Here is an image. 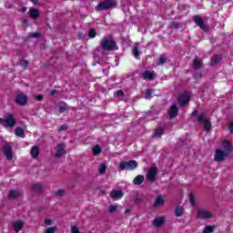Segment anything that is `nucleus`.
Returning <instances> with one entry per match:
<instances>
[{"instance_id": "f257e3e1", "label": "nucleus", "mask_w": 233, "mask_h": 233, "mask_svg": "<svg viewBox=\"0 0 233 233\" xmlns=\"http://www.w3.org/2000/svg\"><path fill=\"white\" fill-rule=\"evenodd\" d=\"M192 117H197L198 116V123H202L204 125V130L206 132H210V129L212 128V123L207 119V116L205 113H201L198 115V110H195L192 112Z\"/></svg>"}, {"instance_id": "f03ea898", "label": "nucleus", "mask_w": 233, "mask_h": 233, "mask_svg": "<svg viewBox=\"0 0 233 233\" xmlns=\"http://www.w3.org/2000/svg\"><path fill=\"white\" fill-rule=\"evenodd\" d=\"M17 121L15 120V116H14L11 113H6L4 118H0V125L5 127V128H12L15 127Z\"/></svg>"}, {"instance_id": "7ed1b4c3", "label": "nucleus", "mask_w": 233, "mask_h": 233, "mask_svg": "<svg viewBox=\"0 0 233 233\" xmlns=\"http://www.w3.org/2000/svg\"><path fill=\"white\" fill-rule=\"evenodd\" d=\"M117 3L116 0H104L100 2L96 7V12H103L105 10H111V8H116Z\"/></svg>"}, {"instance_id": "20e7f679", "label": "nucleus", "mask_w": 233, "mask_h": 233, "mask_svg": "<svg viewBox=\"0 0 233 233\" xmlns=\"http://www.w3.org/2000/svg\"><path fill=\"white\" fill-rule=\"evenodd\" d=\"M100 46L106 52H112L114 50H117V44H116V41L108 38H103L100 41Z\"/></svg>"}, {"instance_id": "39448f33", "label": "nucleus", "mask_w": 233, "mask_h": 233, "mask_svg": "<svg viewBox=\"0 0 233 233\" xmlns=\"http://www.w3.org/2000/svg\"><path fill=\"white\" fill-rule=\"evenodd\" d=\"M137 168V161L129 160L119 164V170H136Z\"/></svg>"}, {"instance_id": "423d86ee", "label": "nucleus", "mask_w": 233, "mask_h": 233, "mask_svg": "<svg viewBox=\"0 0 233 233\" xmlns=\"http://www.w3.org/2000/svg\"><path fill=\"white\" fill-rule=\"evenodd\" d=\"M157 176V167H151L149 170L147 171L146 177L147 181L150 183H154L156 181V177Z\"/></svg>"}, {"instance_id": "0eeeda50", "label": "nucleus", "mask_w": 233, "mask_h": 233, "mask_svg": "<svg viewBox=\"0 0 233 233\" xmlns=\"http://www.w3.org/2000/svg\"><path fill=\"white\" fill-rule=\"evenodd\" d=\"M225 157H227V153L221 149H217L215 151V156H214V161L217 163H221L225 161Z\"/></svg>"}, {"instance_id": "6e6552de", "label": "nucleus", "mask_w": 233, "mask_h": 233, "mask_svg": "<svg viewBox=\"0 0 233 233\" xmlns=\"http://www.w3.org/2000/svg\"><path fill=\"white\" fill-rule=\"evenodd\" d=\"M190 101V94L188 93H183L178 96V104L180 106H185V105H188V102Z\"/></svg>"}, {"instance_id": "1a4fd4ad", "label": "nucleus", "mask_w": 233, "mask_h": 233, "mask_svg": "<svg viewBox=\"0 0 233 233\" xmlns=\"http://www.w3.org/2000/svg\"><path fill=\"white\" fill-rule=\"evenodd\" d=\"M193 21L197 25V26H199L203 32H207V25H205V22L203 21V18L199 15L193 16Z\"/></svg>"}, {"instance_id": "9d476101", "label": "nucleus", "mask_w": 233, "mask_h": 233, "mask_svg": "<svg viewBox=\"0 0 233 233\" xmlns=\"http://www.w3.org/2000/svg\"><path fill=\"white\" fill-rule=\"evenodd\" d=\"M197 218L198 219H210V218H212V213L207 210L198 209L197 210Z\"/></svg>"}, {"instance_id": "9b49d317", "label": "nucleus", "mask_w": 233, "mask_h": 233, "mask_svg": "<svg viewBox=\"0 0 233 233\" xmlns=\"http://www.w3.org/2000/svg\"><path fill=\"white\" fill-rule=\"evenodd\" d=\"M15 103L17 105L25 106L26 103H28V96L23 93L18 94L15 98Z\"/></svg>"}, {"instance_id": "f8f14e48", "label": "nucleus", "mask_w": 233, "mask_h": 233, "mask_svg": "<svg viewBox=\"0 0 233 233\" xmlns=\"http://www.w3.org/2000/svg\"><path fill=\"white\" fill-rule=\"evenodd\" d=\"M177 114H179V109L177 108V106L172 105L168 110L169 119H174V117H177Z\"/></svg>"}, {"instance_id": "ddd939ff", "label": "nucleus", "mask_w": 233, "mask_h": 233, "mask_svg": "<svg viewBox=\"0 0 233 233\" xmlns=\"http://www.w3.org/2000/svg\"><path fill=\"white\" fill-rule=\"evenodd\" d=\"M4 154L6 156L8 161H12V159H14V157L12 156V147L4 146Z\"/></svg>"}, {"instance_id": "4468645a", "label": "nucleus", "mask_w": 233, "mask_h": 233, "mask_svg": "<svg viewBox=\"0 0 233 233\" xmlns=\"http://www.w3.org/2000/svg\"><path fill=\"white\" fill-rule=\"evenodd\" d=\"M65 154H66V152L65 151V144H58L56 157H61L62 156H65Z\"/></svg>"}, {"instance_id": "2eb2a0df", "label": "nucleus", "mask_w": 233, "mask_h": 233, "mask_svg": "<svg viewBox=\"0 0 233 233\" xmlns=\"http://www.w3.org/2000/svg\"><path fill=\"white\" fill-rule=\"evenodd\" d=\"M165 205V197L158 195L154 202V207H163Z\"/></svg>"}, {"instance_id": "dca6fc26", "label": "nucleus", "mask_w": 233, "mask_h": 233, "mask_svg": "<svg viewBox=\"0 0 233 233\" xmlns=\"http://www.w3.org/2000/svg\"><path fill=\"white\" fill-rule=\"evenodd\" d=\"M22 192L20 190L12 189L9 191L8 198L9 199H15L16 198H19L22 196Z\"/></svg>"}, {"instance_id": "f3484780", "label": "nucleus", "mask_w": 233, "mask_h": 233, "mask_svg": "<svg viewBox=\"0 0 233 233\" xmlns=\"http://www.w3.org/2000/svg\"><path fill=\"white\" fill-rule=\"evenodd\" d=\"M29 14V17H31V19H34L35 21V19H39V10L32 8L29 10L28 12Z\"/></svg>"}, {"instance_id": "a211bd4d", "label": "nucleus", "mask_w": 233, "mask_h": 233, "mask_svg": "<svg viewBox=\"0 0 233 233\" xmlns=\"http://www.w3.org/2000/svg\"><path fill=\"white\" fill-rule=\"evenodd\" d=\"M13 227L16 232H21L23 227H25V223L21 220H17L14 222Z\"/></svg>"}, {"instance_id": "6ab92c4d", "label": "nucleus", "mask_w": 233, "mask_h": 233, "mask_svg": "<svg viewBox=\"0 0 233 233\" xmlns=\"http://www.w3.org/2000/svg\"><path fill=\"white\" fill-rule=\"evenodd\" d=\"M110 197L113 199H120V198H123V191H121V190H113L110 193Z\"/></svg>"}, {"instance_id": "aec40b11", "label": "nucleus", "mask_w": 233, "mask_h": 233, "mask_svg": "<svg viewBox=\"0 0 233 233\" xmlns=\"http://www.w3.org/2000/svg\"><path fill=\"white\" fill-rule=\"evenodd\" d=\"M203 67V61L199 57L196 56L193 60V68L199 69Z\"/></svg>"}, {"instance_id": "412c9836", "label": "nucleus", "mask_w": 233, "mask_h": 233, "mask_svg": "<svg viewBox=\"0 0 233 233\" xmlns=\"http://www.w3.org/2000/svg\"><path fill=\"white\" fill-rule=\"evenodd\" d=\"M222 57L219 55H215L211 57L210 66H216V65L219 64Z\"/></svg>"}, {"instance_id": "4be33fe9", "label": "nucleus", "mask_w": 233, "mask_h": 233, "mask_svg": "<svg viewBox=\"0 0 233 233\" xmlns=\"http://www.w3.org/2000/svg\"><path fill=\"white\" fill-rule=\"evenodd\" d=\"M31 156L33 159H37L39 157V147L34 146L31 148Z\"/></svg>"}, {"instance_id": "5701e85b", "label": "nucleus", "mask_w": 233, "mask_h": 233, "mask_svg": "<svg viewBox=\"0 0 233 233\" xmlns=\"http://www.w3.org/2000/svg\"><path fill=\"white\" fill-rule=\"evenodd\" d=\"M144 182H145V176L143 175L137 176L133 180V183L135 185H143Z\"/></svg>"}, {"instance_id": "b1692460", "label": "nucleus", "mask_w": 233, "mask_h": 233, "mask_svg": "<svg viewBox=\"0 0 233 233\" xmlns=\"http://www.w3.org/2000/svg\"><path fill=\"white\" fill-rule=\"evenodd\" d=\"M154 72L145 71L142 73V77L143 79H148L149 81H152L154 79Z\"/></svg>"}, {"instance_id": "393cba45", "label": "nucleus", "mask_w": 233, "mask_h": 233, "mask_svg": "<svg viewBox=\"0 0 233 233\" xmlns=\"http://www.w3.org/2000/svg\"><path fill=\"white\" fill-rule=\"evenodd\" d=\"M163 221H164L163 217H158L153 220V225L154 227H157V228H159V227L163 225Z\"/></svg>"}, {"instance_id": "a878e982", "label": "nucleus", "mask_w": 233, "mask_h": 233, "mask_svg": "<svg viewBox=\"0 0 233 233\" xmlns=\"http://www.w3.org/2000/svg\"><path fill=\"white\" fill-rule=\"evenodd\" d=\"M15 134L17 136V137H25V129L22 127H16L15 129Z\"/></svg>"}, {"instance_id": "bb28decb", "label": "nucleus", "mask_w": 233, "mask_h": 233, "mask_svg": "<svg viewBox=\"0 0 233 233\" xmlns=\"http://www.w3.org/2000/svg\"><path fill=\"white\" fill-rule=\"evenodd\" d=\"M101 152V146L96 145L95 147H93V156H99Z\"/></svg>"}, {"instance_id": "cd10ccee", "label": "nucleus", "mask_w": 233, "mask_h": 233, "mask_svg": "<svg viewBox=\"0 0 233 233\" xmlns=\"http://www.w3.org/2000/svg\"><path fill=\"white\" fill-rule=\"evenodd\" d=\"M164 134L163 128H157L155 130V133L153 134L152 137H161V136Z\"/></svg>"}, {"instance_id": "c85d7f7f", "label": "nucleus", "mask_w": 233, "mask_h": 233, "mask_svg": "<svg viewBox=\"0 0 233 233\" xmlns=\"http://www.w3.org/2000/svg\"><path fill=\"white\" fill-rule=\"evenodd\" d=\"M32 189L34 190V192H42L43 185H41V184H33L32 185Z\"/></svg>"}, {"instance_id": "c756f323", "label": "nucleus", "mask_w": 233, "mask_h": 233, "mask_svg": "<svg viewBox=\"0 0 233 233\" xmlns=\"http://www.w3.org/2000/svg\"><path fill=\"white\" fill-rule=\"evenodd\" d=\"M223 147L227 150V152H232L233 150L232 145H230L229 142L227 140L223 142Z\"/></svg>"}, {"instance_id": "7c9ffc66", "label": "nucleus", "mask_w": 233, "mask_h": 233, "mask_svg": "<svg viewBox=\"0 0 233 233\" xmlns=\"http://www.w3.org/2000/svg\"><path fill=\"white\" fill-rule=\"evenodd\" d=\"M184 212L185 211L183 210V208H181V207H177L175 209V215L177 216V218H181V216H183Z\"/></svg>"}, {"instance_id": "2f4dec72", "label": "nucleus", "mask_w": 233, "mask_h": 233, "mask_svg": "<svg viewBox=\"0 0 233 233\" xmlns=\"http://www.w3.org/2000/svg\"><path fill=\"white\" fill-rule=\"evenodd\" d=\"M65 194H66L65 189H58L57 191L55 192V196H56V198H63Z\"/></svg>"}, {"instance_id": "473e14b6", "label": "nucleus", "mask_w": 233, "mask_h": 233, "mask_svg": "<svg viewBox=\"0 0 233 233\" xmlns=\"http://www.w3.org/2000/svg\"><path fill=\"white\" fill-rule=\"evenodd\" d=\"M214 232V226H206L203 233H212Z\"/></svg>"}, {"instance_id": "72a5a7b5", "label": "nucleus", "mask_w": 233, "mask_h": 233, "mask_svg": "<svg viewBox=\"0 0 233 233\" xmlns=\"http://www.w3.org/2000/svg\"><path fill=\"white\" fill-rule=\"evenodd\" d=\"M20 66H23L25 69L28 68V61L25 59L20 60Z\"/></svg>"}, {"instance_id": "f704fd0d", "label": "nucleus", "mask_w": 233, "mask_h": 233, "mask_svg": "<svg viewBox=\"0 0 233 233\" xmlns=\"http://www.w3.org/2000/svg\"><path fill=\"white\" fill-rule=\"evenodd\" d=\"M189 203L194 207L196 205V198H194V194L190 193L189 194Z\"/></svg>"}, {"instance_id": "c9c22d12", "label": "nucleus", "mask_w": 233, "mask_h": 233, "mask_svg": "<svg viewBox=\"0 0 233 233\" xmlns=\"http://www.w3.org/2000/svg\"><path fill=\"white\" fill-rule=\"evenodd\" d=\"M171 29H177L179 28V22H172L169 25Z\"/></svg>"}, {"instance_id": "e433bc0d", "label": "nucleus", "mask_w": 233, "mask_h": 233, "mask_svg": "<svg viewBox=\"0 0 233 233\" xmlns=\"http://www.w3.org/2000/svg\"><path fill=\"white\" fill-rule=\"evenodd\" d=\"M133 55L135 56V57H139L140 53H139V48H137V46H135L133 48Z\"/></svg>"}, {"instance_id": "4c0bfd02", "label": "nucleus", "mask_w": 233, "mask_h": 233, "mask_svg": "<svg viewBox=\"0 0 233 233\" xmlns=\"http://www.w3.org/2000/svg\"><path fill=\"white\" fill-rule=\"evenodd\" d=\"M165 63H167V58L165 57V56H160L158 65H165Z\"/></svg>"}, {"instance_id": "58836bf2", "label": "nucleus", "mask_w": 233, "mask_h": 233, "mask_svg": "<svg viewBox=\"0 0 233 233\" xmlns=\"http://www.w3.org/2000/svg\"><path fill=\"white\" fill-rule=\"evenodd\" d=\"M106 172V165L102 164L99 168V174H105Z\"/></svg>"}, {"instance_id": "ea45409f", "label": "nucleus", "mask_w": 233, "mask_h": 233, "mask_svg": "<svg viewBox=\"0 0 233 233\" xmlns=\"http://www.w3.org/2000/svg\"><path fill=\"white\" fill-rule=\"evenodd\" d=\"M117 210V206H109L108 212L109 214H114Z\"/></svg>"}, {"instance_id": "a19ab883", "label": "nucleus", "mask_w": 233, "mask_h": 233, "mask_svg": "<svg viewBox=\"0 0 233 233\" xmlns=\"http://www.w3.org/2000/svg\"><path fill=\"white\" fill-rule=\"evenodd\" d=\"M152 97V90L147 89L146 90V99H150Z\"/></svg>"}, {"instance_id": "79ce46f5", "label": "nucleus", "mask_w": 233, "mask_h": 233, "mask_svg": "<svg viewBox=\"0 0 233 233\" xmlns=\"http://www.w3.org/2000/svg\"><path fill=\"white\" fill-rule=\"evenodd\" d=\"M97 35V33H96V29L89 30V37L94 38Z\"/></svg>"}, {"instance_id": "37998d69", "label": "nucleus", "mask_w": 233, "mask_h": 233, "mask_svg": "<svg viewBox=\"0 0 233 233\" xmlns=\"http://www.w3.org/2000/svg\"><path fill=\"white\" fill-rule=\"evenodd\" d=\"M66 130H68V126L66 125H63L58 128V132H65Z\"/></svg>"}, {"instance_id": "c03bdc74", "label": "nucleus", "mask_w": 233, "mask_h": 233, "mask_svg": "<svg viewBox=\"0 0 233 233\" xmlns=\"http://www.w3.org/2000/svg\"><path fill=\"white\" fill-rule=\"evenodd\" d=\"M56 230H57L56 228H47L44 233H56Z\"/></svg>"}, {"instance_id": "a18cd8bd", "label": "nucleus", "mask_w": 233, "mask_h": 233, "mask_svg": "<svg viewBox=\"0 0 233 233\" xmlns=\"http://www.w3.org/2000/svg\"><path fill=\"white\" fill-rule=\"evenodd\" d=\"M71 233H80L79 228H77V227H76V226H72Z\"/></svg>"}, {"instance_id": "49530a36", "label": "nucleus", "mask_w": 233, "mask_h": 233, "mask_svg": "<svg viewBox=\"0 0 233 233\" xmlns=\"http://www.w3.org/2000/svg\"><path fill=\"white\" fill-rule=\"evenodd\" d=\"M123 96H125V93L123 92V90H117L116 91V96L117 97H123Z\"/></svg>"}, {"instance_id": "de8ad7c7", "label": "nucleus", "mask_w": 233, "mask_h": 233, "mask_svg": "<svg viewBox=\"0 0 233 233\" xmlns=\"http://www.w3.org/2000/svg\"><path fill=\"white\" fill-rule=\"evenodd\" d=\"M202 76H203V73H202L201 71H199V72H197V73L194 75V77H195L196 79H198V77H202Z\"/></svg>"}, {"instance_id": "09e8293b", "label": "nucleus", "mask_w": 233, "mask_h": 233, "mask_svg": "<svg viewBox=\"0 0 233 233\" xmlns=\"http://www.w3.org/2000/svg\"><path fill=\"white\" fill-rule=\"evenodd\" d=\"M58 110L61 114L65 113L66 110H68V108H66V106H59Z\"/></svg>"}, {"instance_id": "8fccbe9b", "label": "nucleus", "mask_w": 233, "mask_h": 233, "mask_svg": "<svg viewBox=\"0 0 233 233\" xmlns=\"http://www.w3.org/2000/svg\"><path fill=\"white\" fill-rule=\"evenodd\" d=\"M144 199L143 198H135V203H137V205L143 203Z\"/></svg>"}, {"instance_id": "3c124183", "label": "nucleus", "mask_w": 233, "mask_h": 233, "mask_svg": "<svg viewBox=\"0 0 233 233\" xmlns=\"http://www.w3.org/2000/svg\"><path fill=\"white\" fill-rule=\"evenodd\" d=\"M35 100H36V101H43V95H37V96H35Z\"/></svg>"}, {"instance_id": "603ef678", "label": "nucleus", "mask_w": 233, "mask_h": 233, "mask_svg": "<svg viewBox=\"0 0 233 233\" xmlns=\"http://www.w3.org/2000/svg\"><path fill=\"white\" fill-rule=\"evenodd\" d=\"M45 224L47 226H50V225H52V220L50 218H46L45 221Z\"/></svg>"}, {"instance_id": "864d4df0", "label": "nucleus", "mask_w": 233, "mask_h": 233, "mask_svg": "<svg viewBox=\"0 0 233 233\" xmlns=\"http://www.w3.org/2000/svg\"><path fill=\"white\" fill-rule=\"evenodd\" d=\"M228 128H229L230 134H233V122L229 124Z\"/></svg>"}, {"instance_id": "5fc2aeb1", "label": "nucleus", "mask_w": 233, "mask_h": 233, "mask_svg": "<svg viewBox=\"0 0 233 233\" xmlns=\"http://www.w3.org/2000/svg\"><path fill=\"white\" fill-rule=\"evenodd\" d=\"M56 94H57V91L56 89H53L51 92H50V95L51 96H56Z\"/></svg>"}, {"instance_id": "6e6d98bb", "label": "nucleus", "mask_w": 233, "mask_h": 233, "mask_svg": "<svg viewBox=\"0 0 233 233\" xmlns=\"http://www.w3.org/2000/svg\"><path fill=\"white\" fill-rule=\"evenodd\" d=\"M31 37H39V33H34Z\"/></svg>"}, {"instance_id": "4d7b16f0", "label": "nucleus", "mask_w": 233, "mask_h": 233, "mask_svg": "<svg viewBox=\"0 0 233 233\" xmlns=\"http://www.w3.org/2000/svg\"><path fill=\"white\" fill-rule=\"evenodd\" d=\"M31 3L37 5L38 4V0H31Z\"/></svg>"}, {"instance_id": "13d9d810", "label": "nucleus", "mask_w": 233, "mask_h": 233, "mask_svg": "<svg viewBox=\"0 0 233 233\" xmlns=\"http://www.w3.org/2000/svg\"><path fill=\"white\" fill-rule=\"evenodd\" d=\"M24 25H28V20H24Z\"/></svg>"}, {"instance_id": "bf43d9fd", "label": "nucleus", "mask_w": 233, "mask_h": 233, "mask_svg": "<svg viewBox=\"0 0 233 233\" xmlns=\"http://www.w3.org/2000/svg\"><path fill=\"white\" fill-rule=\"evenodd\" d=\"M126 214H130V209H126Z\"/></svg>"}]
</instances>
